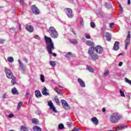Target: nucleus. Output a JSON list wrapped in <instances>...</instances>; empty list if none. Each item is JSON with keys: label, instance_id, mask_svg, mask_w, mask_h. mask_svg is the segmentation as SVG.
Listing matches in <instances>:
<instances>
[{"label": "nucleus", "instance_id": "34", "mask_svg": "<svg viewBox=\"0 0 131 131\" xmlns=\"http://www.w3.org/2000/svg\"><path fill=\"white\" fill-rule=\"evenodd\" d=\"M58 128L59 129H63V128H64V125L62 123L59 124L58 125Z\"/></svg>", "mask_w": 131, "mask_h": 131}, {"label": "nucleus", "instance_id": "6", "mask_svg": "<svg viewBox=\"0 0 131 131\" xmlns=\"http://www.w3.org/2000/svg\"><path fill=\"white\" fill-rule=\"evenodd\" d=\"M31 10L32 12L35 15H39L40 14V11H39V9L36 7V5L31 6Z\"/></svg>", "mask_w": 131, "mask_h": 131}, {"label": "nucleus", "instance_id": "7", "mask_svg": "<svg viewBox=\"0 0 131 131\" xmlns=\"http://www.w3.org/2000/svg\"><path fill=\"white\" fill-rule=\"evenodd\" d=\"M125 42L126 43L125 48L126 50V49H127V46H128V45L130 43V31H128V34L126 36V39L125 40Z\"/></svg>", "mask_w": 131, "mask_h": 131}, {"label": "nucleus", "instance_id": "41", "mask_svg": "<svg viewBox=\"0 0 131 131\" xmlns=\"http://www.w3.org/2000/svg\"><path fill=\"white\" fill-rule=\"evenodd\" d=\"M8 117L9 118H13V117H14V114H10L8 115Z\"/></svg>", "mask_w": 131, "mask_h": 131}, {"label": "nucleus", "instance_id": "35", "mask_svg": "<svg viewBox=\"0 0 131 131\" xmlns=\"http://www.w3.org/2000/svg\"><path fill=\"white\" fill-rule=\"evenodd\" d=\"M120 94L121 97H124L125 98V95H124V92L121 91V89H120Z\"/></svg>", "mask_w": 131, "mask_h": 131}, {"label": "nucleus", "instance_id": "42", "mask_svg": "<svg viewBox=\"0 0 131 131\" xmlns=\"http://www.w3.org/2000/svg\"><path fill=\"white\" fill-rule=\"evenodd\" d=\"M5 41H6V40L5 39H0V43L1 44L5 43Z\"/></svg>", "mask_w": 131, "mask_h": 131}, {"label": "nucleus", "instance_id": "21", "mask_svg": "<svg viewBox=\"0 0 131 131\" xmlns=\"http://www.w3.org/2000/svg\"><path fill=\"white\" fill-rule=\"evenodd\" d=\"M86 44L89 47H92V48H94V42L92 41L88 40L87 41H86Z\"/></svg>", "mask_w": 131, "mask_h": 131}, {"label": "nucleus", "instance_id": "1", "mask_svg": "<svg viewBox=\"0 0 131 131\" xmlns=\"http://www.w3.org/2000/svg\"><path fill=\"white\" fill-rule=\"evenodd\" d=\"M44 38L46 43V49L49 54H51V55H53L54 57H56L57 54L53 53V50H55V47L54 46V43L52 40V38L47 36H45Z\"/></svg>", "mask_w": 131, "mask_h": 131}, {"label": "nucleus", "instance_id": "62", "mask_svg": "<svg viewBox=\"0 0 131 131\" xmlns=\"http://www.w3.org/2000/svg\"><path fill=\"white\" fill-rule=\"evenodd\" d=\"M72 1H73V0H72Z\"/></svg>", "mask_w": 131, "mask_h": 131}, {"label": "nucleus", "instance_id": "15", "mask_svg": "<svg viewBox=\"0 0 131 131\" xmlns=\"http://www.w3.org/2000/svg\"><path fill=\"white\" fill-rule=\"evenodd\" d=\"M78 81L82 88H85V83L81 79L78 78Z\"/></svg>", "mask_w": 131, "mask_h": 131}, {"label": "nucleus", "instance_id": "45", "mask_svg": "<svg viewBox=\"0 0 131 131\" xmlns=\"http://www.w3.org/2000/svg\"><path fill=\"white\" fill-rule=\"evenodd\" d=\"M85 37L87 38V39H91V35H86Z\"/></svg>", "mask_w": 131, "mask_h": 131}, {"label": "nucleus", "instance_id": "39", "mask_svg": "<svg viewBox=\"0 0 131 131\" xmlns=\"http://www.w3.org/2000/svg\"><path fill=\"white\" fill-rule=\"evenodd\" d=\"M90 25L92 28H94V27H96V24H95V23H93V22L91 23Z\"/></svg>", "mask_w": 131, "mask_h": 131}, {"label": "nucleus", "instance_id": "13", "mask_svg": "<svg viewBox=\"0 0 131 131\" xmlns=\"http://www.w3.org/2000/svg\"><path fill=\"white\" fill-rule=\"evenodd\" d=\"M105 37L106 38V40H107V41H111L112 38L111 34L109 32L105 33Z\"/></svg>", "mask_w": 131, "mask_h": 131}, {"label": "nucleus", "instance_id": "44", "mask_svg": "<svg viewBox=\"0 0 131 131\" xmlns=\"http://www.w3.org/2000/svg\"><path fill=\"white\" fill-rule=\"evenodd\" d=\"M108 74H109V71H107L106 72H105L104 73V76H107V75H108Z\"/></svg>", "mask_w": 131, "mask_h": 131}, {"label": "nucleus", "instance_id": "38", "mask_svg": "<svg viewBox=\"0 0 131 131\" xmlns=\"http://www.w3.org/2000/svg\"><path fill=\"white\" fill-rule=\"evenodd\" d=\"M72 55V53L71 52H69L68 53H66V57L67 58H69V57H70V56Z\"/></svg>", "mask_w": 131, "mask_h": 131}, {"label": "nucleus", "instance_id": "28", "mask_svg": "<svg viewBox=\"0 0 131 131\" xmlns=\"http://www.w3.org/2000/svg\"><path fill=\"white\" fill-rule=\"evenodd\" d=\"M7 60L9 63H13L14 62V58L12 57H8Z\"/></svg>", "mask_w": 131, "mask_h": 131}, {"label": "nucleus", "instance_id": "57", "mask_svg": "<svg viewBox=\"0 0 131 131\" xmlns=\"http://www.w3.org/2000/svg\"><path fill=\"white\" fill-rule=\"evenodd\" d=\"M30 95V94H29V93H26V96H29Z\"/></svg>", "mask_w": 131, "mask_h": 131}, {"label": "nucleus", "instance_id": "50", "mask_svg": "<svg viewBox=\"0 0 131 131\" xmlns=\"http://www.w3.org/2000/svg\"><path fill=\"white\" fill-rule=\"evenodd\" d=\"M73 131H79V129L75 127L73 129Z\"/></svg>", "mask_w": 131, "mask_h": 131}, {"label": "nucleus", "instance_id": "58", "mask_svg": "<svg viewBox=\"0 0 131 131\" xmlns=\"http://www.w3.org/2000/svg\"><path fill=\"white\" fill-rule=\"evenodd\" d=\"M20 2H21L22 3H23L24 2V0H19Z\"/></svg>", "mask_w": 131, "mask_h": 131}, {"label": "nucleus", "instance_id": "55", "mask_svg": "<svg viewBox=\"0 0 131 131\" xmlns=\"http://www.w3.org/2000/svg\"><path fill=\"white\" fill-rule=\"evenodd\" d=\"M24 60L26 62H27V58H24Z\"/></svg>", "mask_w": 131, "mask_h": 131}, {"label": "nucleus", "instance_id": "36", "mask_svg": "<svg viewBox=\"0 0 131 131\" xmlns=\"http://www.w3.org/2000/svg\"><path fill=\"white\" fill-rule=\"evenodd\" d=\"M124 127H127V125H123V126H119L118 127V128H119L120 129V130H122V129H123V128H124Z\"/></svg>", "mask_w": 131, "mask_h": 131}, {"label": "nucleus", "instance_id": "19", "mask_svg": "<svg viewBox=\"0 0 131 131\" xmlns=\"http://www.w3.org/2000/svg\"><path fill=\"white\" fill-rule=\"evenodd\" d=\"M11 92L13 95H19L18 90H17V89H16L15 87L12 89Z\"/></svg>", "mask_w": 131, "mask_h": 131}, {"label": "nucleus", "instance_id": "52", "mask_svg": "<svg viewBox=\"0 0 131 131\" xmlns=\"http://www.w3.org/2000/svg\"><path fill=\"white\" fill-rule=\"evenodd\" d=\"M102 111V112H106V109H105V108H103Z\"/></svg>", "mask_w": 131, "mask_h": 131}, {"label": "nucleus", "instance_id": "51", "mask_svg": "<svg viewBox=\"0 0 131 131\" xmlns=\"http://www.w3.org/2000/svg\"><path fill=\"white\" fill-rule=\"evenodd\" d=\"M72 32L74 35H76V33H75V31H74V30H72Z\"/></svg>", "mask_w": 131, "mask_h": 131}, {"label": "nucleus", "instance_id": "32", "mask_svg": "<svg viewBox=\"0 0 131 131\" xmlns=\"http://www.w3.org/2000/svg\"><path fill=\"white\" fill-rule=\"evenodd\" d=\"M23 105V102H20L17 105V110H19L21 108V106Z\"/></svg>", "mask_w": 131, "mask_h": 131}, {"label": "nucleus", "instance_id": "2", "mask_svg": "<svg viewBox=\"0 0 131 131\" xmlns=\"http://www.w3.org/2000/svg\"><path fill=\"white\" fill-rule=\"evenodd\" d=\"M88 54L89 55V59L92 60V61H96L99 60V55L95 53V48L90 47L88 50Z\"/></svg>", "mask_w": 131, "mask_h": 131}, {"label": "nucleus", "instance_id": "3", "mask_svg": "<svg viewBox=\"0 0 131 131\" xmlns=\"http://www.w3.org/2000/svg\"><path fill=\"white\" fill-rule=\"evenodd\" d=\"M121 119V116L118 113H115L113 114L110 119V120L112 123H116L118 122V120Z\"/></svg>", "mask_w": 131, "mask_h": 131}, {"label": "nucleus", "instance_id": "60", "mask_svg": "<svg viewBox=\"0 0 131 131\" xmlns=\"http://www.w3.org/2000/svg\"><path fill=\"white\" fill-rule=\"evenodd\" d=\"M120 10H122V8H121V7H120Z\"/></svg>", "mask_w": 131, "mask_h": 131}, {"label": "nucleus", "instance_id": "10", "mask_svg": "<svg viewBox=\"0 0 131 131\" xmlns=\"http://www.w3.org/2000/svg\"><path fill=\"white\" fill-rule=\"evenodd\" d=\"M64 11H66V14L69 18H72V17H73V15L72 14V9L71 8H66L64 9Z\"/></svg>", "mask_w": 131, "mask_h": 131}, {"label": "nucleus", "instance_id": "27", "mask_svg": "<svg viewBox=\"0 0 131 131\" xmlns=\"http://www.w3.org/2000/svg\"><path fill=\"white\" fill-rule=\"evenodd\" d=\"M86 69L87 70H89L90 72H94V69H93V68L90 67L89 66H86Z\"/></svg>", "mask_w": 131, "mask_h": 131}, {"label": "nucleus", "instance_id": "37", "mask_svg": "<svg viewBox=\"0 0 131 131\" xmlns=\"http://www.w3.org/2000/svg\"><path fill=\"white\" fill-rule=\"evenodd\" d=\"M125 81L127 82V83H129V84L131 85V80L127 79V78H125Z\"/></svg>", "mask_w": 131, "mask_h": 131}, {"label": "nucleus", "instance_id": "47", "mask_svg": "<svg viewBox=\"0 0 131 131\" xmlns=\"http://www.w3.org/2000/svg\"><path fill=\"white\" fill-rule=\"evenodd\" d=\"M114 23H111V24H110V28H112V27L114 26Z\"/></svg>", "mask_w": 131, "mask_h": 131}, {"label": "nucleus", "instance_id": "8", "mask_svg": "<svg viewBox=\"0 0 131 131\" xmlns=\"http://www.w3.org/2000/svg\"><path fill=\"white\" fill-rule=\"evenodd\" d=\"M18 63L19 64V70L22 73H25L26 71V68L25 67L24 64L20 59H18Z\"/></svg>", "mask_w": 131, "mask_h": 131}, {"label": "nucleus", "instance_id": "18", "mask_svg": "<svg viewBox=\"0 0 131 131\" xmlns=\"http://www.w3.org/2000/svg\"><path fill=\"white\" fill-rule=\"evenodd\" d=\"M48 89H47L46 87H44L43 90H42V94L43 96H49V93L47 92Z\"/></svg>", "mask_w": 131, "mask_h": 131}, {"label": "nucleus", "instance_id": "46", "mask_svg": "<svg viewBox=\"0 0 131 131\" xmlns=\"http://www.w3.org/2000/svg\"><path fill=\"white\" fill-rule=\"evenodd\" d=\"M34 37L36 39H38V37H39V36H38V35H35Z\"/></svg>", "mask_w": 131, "mask_h": 131}, {"label": "nucleus", "instance_id": "59", "mask_svg": "<svg viewBox=\"0 0 131 131\" xmlns=\"http://www.w3.org/2000/svg\"><path fill=\"white\" fill-rule=\"evenodd\" d=\"M58 86H59V88H62V86H61V85H58Z\"/></svg>", "mask_w": 131, "mask_h": 131}, {"label": "nucleus", "instance_id": "26", "mask_svg": "<svg viewBox=\"0 0 131 131\" xmlns=\"http://www.w3.org/2000/svg\"><path fill=\"white\" fill-rule=\"evenodd\" d=\"M54 101L57 104V105H60V100H59V98H58V96H55Z\"/></svg>", "mask_w": 131, "mask_h": 131}, {"label": "nucleus", "instance_id": "5", "mask_svg": "<svg viewBox=\"0 0 131 131\" xmlns=\"http://www.w3.org/2000/svg\"><path fill=\"white\" fill-rule=\"evenodd\" d=\"M5 72L6 74V76L8 78L11 79L12 77H14V75L13 74V72L10 69L5 68Z\"/></svg>", "mask_w": 131, "mask_h": 131}, {"label": "nucleus", "instance_id": "4", "mask_svg": "<svg viewBox=\"0 0 131 131\" xmlns=\"http://www.w3.org/2000/svg\"><path fill=\"white\" fill-rule=\"evenodd\" d=\"M48 32L53 38H58V32H57V30H56V29L54 27H50L49 28Z\"/></svg>", "mask_w": 131, "mask_h": 131}, {"label": "nucleus", "instance_id": "22", "mask_svg": "<svg viewBox=\"0 0 131 131\" xmlns=\"http://www.w3.org/2000/svg\"><path fill=\"white\" fill-rule=\"evenodd\" d=\"M11 80V83L14 85V84H16L17 83V82L16 81V77L14 76L12 77V78H10Z\"/></svg>", "mask_w": 131, "mask_h": 131}, {"label": "nucleus", "instance_id": "16", "mask_svg": "<svg viewBox=\"0 0 131 131\" xmlns=\"http://www.w3.org/2000/svg\"><path fill=\"white\" fill-rule=\"evenodd\" d=\"M91 121L95 124V125H98V124L99 123V120H98V119H97L96 117H93L91 119Z\"/></svg>", "mask_w": 131, "mask_h": 131}, {"label": "nucleus", "instance_id": "61", "mask_svg": "<svg viewBox=\"0 0 131 131\" xmlns=\"http://www.w3.org/2000/svg\"><path fill=\"white\" fill-rule=\"evenodd\" d=\"M46 1H48V0H46Z\"/></svg>", "mask_w": 131, "mask_h": 131}, {"label": "nucleus", "instance_id": "14", "mask_svg": "<svg viewBox=\"0 0 131 131\" xmlns=\"http://www.w3.org/2000/svg\"><path fill=\"white\" fill-rule=\"evenodd\" d=\"M119 50V42L116 41L114 45L113 50L118 51Z\"/></svg>", "mask_w": 131, "mask_h": 131}, {"label": "nucleus", "instance_id": "53", "mask_svg": "<svg viewBox=\"0 0 131 131\" xmlns=\"http://www.w3.org/2000/svg\"><path fill=\"white\" fill-rule=\"evenodd\" d=\"M105 7H106V8H108V3H105Z\"/></svg>", "mask_w": 131, "mask_h": 131}, {"label": "nucleus", "instance_id": "30", "mask_svg": "<svg viewBox=\"0 0 131 131\" xmlns=\"http://www.w3.org/2000/svg\"><path fill=\"white\" fill-rule=\"evenodd\" d=\"M50 64L52 67H55V66H56V62L54 61L51 60L50 61Z\"/></svg>", "mask_w": 131, "mask_h": 131}, {"label": "nucleus", "instance_id": "49", "mask_svg": "<svg viewBox=\"0 0 131 131\" xmlns=\"http://www.w3.org/2000/svg\"><path fill=\"white\" fill-rule=\"evenodd\" d=\"M67 125H68V126L70 127L71 126V122H67Z\"/></svg>", "mask_w": 131, "mask_h": 131}, {"label": "nucleus", "instance_id": "54", "mask_svg": "<svg viewBox=\"0 0 131 131\" xmlns=\"http://www.w3.org/2000/svg\"><path fill=\"white\" fill-rule=\"evenodd\" d=\"M128 5H130V0H128Z\"/></svg>", "mask_w": 131, "mask_h": 131}, {"label": "nucleus", "instance_id": "33", "mask_svg": "<svg viewBox=\"0 0 131 131\" xmlns=\"http://www.w3.org/2000/svg\"><path fill=\"white\" fill-rule=\"evenodd\" d=\"M40 80L42 82H45V76L43 75H40Z\"/></svg>", "mask_w": 131, "mask_h": 131}, {"label": "nucleus", "instance_id": "17", "mask_svg": "<svg viewBox=\"0 0 131 131\" xmlns=\"http://www.w3.org/2000/svg\"><path fill=\"white\" fill-rule=\"evenodd\" d=\"M26 29L27 31H29V32H33V27L32 26H27Z\"/></svg>", "mask_w": 131, "mask_h": 131}, {"label": "nucleus", "instance_id": "20", "mask_svg": "<svg viewBox=\"0 0 131 131\" xmlns=\"http://www.w3.org/2000/svg\"><path fill=\"white\" fill-rule=\"evenodd\" d=\"M35 95L36 98H40V97H41V94L40 93V91L38 90H36L35 92Z\"/></svg>", "mask_w": 131, "mask_h": 131}, {"label": "nucleus", "instance_id": "31", "mask_svg": "<svg viewBox=\"0 0 131 131\" xmlns=\"http://www.w3.org/2000/svg\"><path fill=\"white\" fill-rule=\"evenodd\" d=\"M20 131H28V129H27V128L25 126H21L20 127Z\"/></svg>", "mask_w": 131, "mask_h": 131}, {"label": "nucleus", "instance_id": "23", "mask_svg": "<svg viewBox=\"0 0 131 131\" xmlns=\"http://www.w3.org/2000/svg\"><path fill=\"white\" fill-rule=\"evenodd\" d=\"M33 129L34 131H41V128L38 126H34L33 127Z\"/></svg>", "mask_w": 131, "mask_h": 131}, {"label": "nucleus", "instance_id": "29", "mask_svg": "<svg viewBox=\"0 0 131 131\" xmlns=\"http://www.w3.org/2000/svg\"><path fill=\"white\" fill-rule=\"evenodd\" d=\"M70 42L72 43H74L75 45H76L77 43V40L75 39H70Z\"/></svg>", "mask_w": 131, "mask_h": 131}, {"label": "nucleus", "instance_id": "11", "mask_svg": "<svg viewBox=\"0 0 131 131\" xmlns=\"http://www.w3.org/2000/svg\"><path fill=\"white\" fill-rule=\"evenodd\" d=\"M94 50L97 53V54H102L103 52V48L100 46H97L95 48H94Z\"/></svg>", "mask_w": 131, "mask_h": 131}, {"label": "nucleus", "instance_id": "9", "mask_svg": "<svg viewBox=\"0 0 131 131\" xmlns=\"http://www.w3.org/2000/svg\"><path fill=\"white\" fill-rule=\"evenodd\" d=\"M61 103L64 109L66 110H69V109H70V106L68 105V103H67V102L66 100L61 99Z\"/></svg>", "mask_w": 131, "mask_h": 131}, {"label": "nucleus", "instance_id": "12", "mask_svg": "<svg viewBox=\"0 0 131 131\" xmlns=\"http://www.w3.org/2000/svg\"><path fill=\"white\" fill-rule=\"evenodd\" d=\"M48 105L50 107L51 109H52L53 112L57 113V110H56V108L54 106V104L52 101H50L48 102Z\"/></svg>", "mask_w": 131, "mask_h": 131}, {"label": "nucleus", "instance_id": "40", "mask_svg": "<svg viewBox=\"0 0 131 131\" xmlns=\"http://www.w3.org/2000/svg\"><path fill=\"white\" fill-rule=\"evenodd\" d=\"M80 24H81V25H82V26L83 25V18H81L80 19Z\"/></svg>", "mask_w": 131, "mask_h": 131}, {"label": "nucleus", "instance_id": "48", "mask_svg": "<svg viewBox=\"0 0 131 131\" xmlns=\"http://www.w3.org/2000/svg\"><path fill=\"white\" fill-rule=\"evenodd\" d=\"M122 64H123V62L122 61H121L119 63V67H121L122 66Z\"/></svg>", "mask_w": 131, "mask_h": 131}, {"label": "nucleus", "instance_id": "56", "mask_svg": "<svg viewBox=\"0 0 131 131\" xmlns=\"http://www.w3.org/2000/svg\"><path fill=\"white\" fill-rule=\"evenodd\" d=\"M119 56H122V53H120L118 55V57H119Z\"/></svg>", "mask_w": 131, "mask_h": 131}, {"label": "nucleus", "instance_id": "43", "mask_svg": "<svg viewBox=\"0 0 131 131\" xmlns=\"http://www.w3.org/2000/svg\"><path fill=\"white\" fill-rule=\"evenodd\" d=\"M7 93H4L3 95V98H4V99H6L7 98Z\"/></svg>", "mask_w": 131, "mask_h": 131}, {"label": "nucleus", "instance_id": "25", "mask_svg": "<svg viewBox=\"0 0 131 131\" xmlns=\"http://www.w3.org/2000/svg\"><path fill=\"white\" fill-rule=\"evenodd\" d=\"M32 123H33L34 124H38V122H39V121H38V120L36 118H33L32 120Z\"/></svg>", "mask_w": 131, "mask_h": 131}, {"label": "nucleus", "instance_id": "24", "mask_svg": "<svg viewBox=\"0 0 131 131\" xmlns=\"http://www.w3.org/2000/svg\"><path fill=\"white\" fill-rule=\"evenodd\" d=\"M54 91H55V92H56L57 93H58V95H60L61 96H62V95H63V93H62V92H61V90L59 89L54 88Z\"/></svg>", "mask_w": 131, "mask_h": 131}]
</instances>
